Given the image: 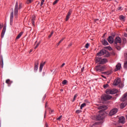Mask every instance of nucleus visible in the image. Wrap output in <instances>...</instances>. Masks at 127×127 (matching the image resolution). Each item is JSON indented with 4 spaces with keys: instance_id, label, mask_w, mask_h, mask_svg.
<instances>
[{
    "instance_id": "09e8293b",
    "label": "nucleus",
    "mask_w": 127,
    "mask_h": 127,
    "mask_svg": "<svg viewBox=\"0 0 127 127\" xmlns=\"http://www.w3.org/2000/svg\"><path fill=\"white\" fill-rule=\"evenodd\" d=\"M102 77H103V78H104V79H106V76H104V75H101Z\"/></svg>"
},
{
    "instance_id": "c03bdc74",
    "label": "nucleus",
    "mask_w": 127,
    "mask_h": 127,
    "mask_svg": "<svg viewBox=\"0 0 127 127\" xmlns=\"http://www.w3.org/2000/svg\"><path fill=\"white\" fill-rule=\"evenodd\" d=\"M84 69H85V67H83L82 68H81V72H83V71H84Z\"/></svg>"
},
{
    "instance_id": "5fc2aeb1",
    "label": "nucleus",
    "mask_w": 127,
    "mask_h": 127,
    "mask_svg": "<svg viewBox=\"0 0 127 127\" xmlns=\"http://www.w3.org/2000/svg\"><path fill=\"white\" fill-rule=\"evenodd\" d=\"M4 26H5V28H6V24H4Z\"/></svg>"
},
{
    "instance_id": "b1692460",
    "label": "nucleus",
    "mask_w": 127,
    "mask_h": 127,
    "mask_svg": "<svg viewBox=\"0 0 127 127\" xmlns=\"http://www.w3.org/2000/svg\"><path fill=\"white\" fill-rule=\"evenodd\" d=\"M115 46L116 47V48L117 49V50H121V47L118 46V44H115Z\"/></svg>"
},
{
    "instance_id": "2eb2a0df",
    "label": "nucleus",
    "mask_w": 127,
    "mask_h": 127,
    "mask_svg": "<svg viewBox=\"0 0 127 127\" xmlns=\"http://www.w3.org/2000/svg\"><path fill=\"white\" fill-rule=\"evenodd\" d=\"M5 30H6V28H5V26H4L1 34V38H3V36H4V33H5Z\"/></svg>"
},
{
    "instance_id": "a878e982",
    "label": "nucleus",
    "mask_w": 127,
    "mask_h": 127,
    "mask_svg": "<svg viewBox=\"0 0 127 127\" xmlns=\"http://www.w3.org/2000/svg\"><path fill=\"white\" fill-rule=\"evenodd\" d=\"M63 85H66L67 84V80H64L62 82Z\"/></svg>"
},
{
    "instance_id": "680f3d73",
    "label": "nucleus",
    "mask_w": 127,
    "mask_h": 127,
    "mask_svg": "<svg viewBox=\"0 0 127 127\" xmlns=\"http://www.w3.org/2000/svg\"><path fill=\"white\" fill-rule=\"evenodd\" d=\"M37 42V41H36L35 43V44H36V43Z\"/></svg>"
},
{
    "instance_id": "bf43d9fd",
    "label": "nucleus",
    "mask_w": 127,
    "mask_h": 127,
    "mask_svg": "<svg viewBox=\"0 0 127 127\" xmlns=\"http://www.w3.org/2000/svg\"><path fill=\"white\" fill-rule=\"evenodd\" d=\"M46 127H48V125H46Z\"/></svg>"
},
{
    "instance_id": "c9c22d12",
    "label": "nucleus",
    "mask_w": 127,
    "mask_h": 127,
    "mask_svg": "<svg viewBox=\"0 0 127 127\" xmlns=\"http://www.w3.org/2000/svg\"><path fill=\"white\" fill-rule=\"evenodd\" d=\"M89 43H87V44L85 45V48L88 49V48H89Z\"/></svg>"
},
{
    "instance_id": "6e6d98bb",
    "label": "nucleus",
    "mask_w": 127,
    "mask_h": 127,
    "mask_svg": "<svg viewBox=\"0 0 127 127\" xmlns=\"http://www.w3.org/2000/svg\"><path fill=\"white\" fill-rule=\"evenodd\" d=\"M60 43H61L60 42L58 43V44H57L58 46L59 45V44H60Z\"/></svg>"
},
{
    "instance_id": "cd10ccee",
    "label": "nucleus",
    "mask_w": 127,
    "mask_h": 127,
    "mask_svg": "<svg viewBox=\"0 0 127 127\" xmlns=\"http://www.w3.org/2000/svg\"><path fill=\"white\" fill-rule=\"evenodd\" d=\"M6 84H7L8 85L10 84V79H7L6 80Z\"/></svg>"
},
{
    "instance_id": "9d476101",
    "label": "nucleus",
    "mask_w": 127,
    "mask_h": 127,
    "mask_svg": "<svg viewBox=\"0 0 127 127\" xmlns=\"http://www.w3.org/2000/svg\"><path fill=\"white\" fill-rule=\"evenodd\" d=\"M118 43H122V39L120 37H117L114 40V44L117 45Z\"/></svg>"
},
{
    "instance_id": "dca6fc26",
    "label": "nucleus",
    "mask_w": 127,
    "mask_h": 127,
    "mask_svg": "<svg viewBox=\"0 0 127 127\" xmlns=\"http://www.w3.org/2000/svg\"><path fill=\"white\" fill-rule=\"evenodd\" d=\"M122 67V64L120 63H118L116 66V68L115 69V71H118V70H121V67Z\"/></svg>"
},
{
    "instance_id": "6ab92c4d",
    "label": "nucleus",
    "mask_w": 127,
    "mask_h": 127,
    "mask_svg": "<svg viewBox=\"0 0 127 127\" xmlns=\"http://www.w3.org/2000/svg\"><path fill=\"white\" fill-rule=\"evenodd\" d=\"M23 34V32H21L16 37V40H17V39H19L20 37H21V35Z\"/></svg>"
},
{
    "instance_id": "de8ad7c7",
    "label": "nucleus",
    "mask_w": 127,
    "mask_h": 127,
    "mask_svg": "<svg viewBox=\"0 0 127 127\" xmlns=\"http://www.w3.org/2000/svg\"><path fill=\"white\" fill-rule=\"evenodd\" d=\"M32 23L33 25H34V23H35L34 21H32Z\"/></svg>"
},
{
    "instance_id": "393cba45",
    "label": "nucleus",
    "mask_w": 127,
    "mask_h": 127,
    "mask_svg": "<svg viewBox=\"0 0 127 127\" xmlns=\"http://www.w3.org/2000/svg\"><path fill=\"white\" fill-rule=\"evenodd\" d=\"M78 95L77 94H75L74 96V97H73V100H71V102H75V100H76V98H77V96Z\"/></svg>"
},
{
    "instance_id": "bb28decb",
    "label": "nucleus",
    "mask_w": 127,
    "mask_h": 127,
    "mask_svg": "<svg viewBox=\"0 0 127 127\" xmlns=\"http://www.w3.org/2000/svg\"><path fill=\"white\" fill-rule=\"evenodd\" d=\"M33 1V0H27V1H26V3L28 4H29V3H31V2Z\"/></svg>"
},
{
    "instance_id": "7ed1b4c3",
    "label": "nucleus",
    "mask_w": 127,
    "mask_h": 127,
    "mask_svg": "<svg viewBox=\"0 0 127 127\" xmlns=\"http://www.w3.org/2000/svg\"><path fill=\"white\" fill-rule=\"evenodd\" d=\"M121 101L122 102H125L126 103H122L120 105V108L121 109H124L127 104V92L125 93L122 98H121Z\"/></svg>"
},
{
    "instance_id": "f3484780",
    "label": "nucleus",
    "mask_w": 127,
    "mask_h": 127,
    "mask_svg": "<svg viewBox=\"0 0 127 127\" xmlns=\"http://www.w3.org/2000/svg\"><path fill=\"white\" fill-rule=\"evenodd\" d=\"M46 62H44L43 63H41L40 65L39 71L41 72L42 71V68H43V66L45 65Z\"/></svg>"
},
{
    "instance_id": "052dcab7",
    "label": "nucleus",
    "mask_w": 127,
    "mask_h": 127,
    "mask_svg": "<svg viewBox=\"0 0 127 127\" xmlns=\"http://www.w3.org/2000/svg\"><path fill=\"white\" fill-rule=\"evenodd\" d=\"M108 1H111L112 0H107Z\"/></svg>"
},
{
    "instance_id": "6e6552de",
    "label": "nucleus",
    "mask_w": 127,
    "mask_h": 127,
    "mask_svg": "<svg viewBox=\"0 0 127 127\" xmlns=\"http://www.w3.org/2000/svg\"><path fill=\"white\" fill-rule=\"evenodd\" d=\"M112 99V96L105 94L101 96V100L105 102V101H109Z\"/></svg>"
},
{
    "instance_id": "a18cd8bd",
    "label": "nucleus",
    "mask_w": 127,
    "mask_h": 127,
    "mask_svg": "<svg viewBox=\"0 0 127 127\" xmlns=\"http://www.w3.org/2000/svg\"><path fill=\"white\" fill-rule=\"evenodd\" d=\"M52 113H53V110H50V114H51Z\"/></svg>"
},
{
    "instance_id": "13d9d810",
    "label": "nucleus",
    "mask_w": 127,
    "mask_h": 127,
    "mask_svg": "<svg viewBox=\"0 0 127 127\" xmlns=\"http://www.w3.org/2000/svg\"><path fill=\"white\" fill-rule=\"evenodd\" d=\"M107 83H108V84L110 83V81H108L107 82Z\"/></svg>"
},
{
    "instance_id": "4c0bfd02",
    "label": "nucleus",
    "mask_w": 127,
    "mask_h": 127,
    "mask_svg": "<svg viewBox=\"0 0 127 127\" xmlns=\"http://www.w3.org/2000/svg\"><path fill=\"white\" fill-rule=\"evenodd\" d=\"M35 20V16H33L32 17V21H34Z\"/></svg>"
},
{
    "instance_id": "423d86ee",
    "label": "nucleus",
    "mask_w": 127,
    "mask_h": 127,
    "mask_svg": "<svg viewBox=\"0 0 127 127\" xmlns=\"http://www.w3.org/2000/svg\"><path fill=\"white\" fill-rule=\"evenodd\" d=\"M106 93L107 94V95H114V94H117V93H118V90H117V89H108L106 90Z\"/></svg>"
},
{
    "instance_id": "412c9836",
    "label": "nucleus",
    "mask_w": 127,
    "mask_h": 127,
    "mask_svg": "<svg viewBox=\"0 0 127 127\" xmlns=\"http://www.w3.org/2000/svg\"><path fill=\"white\" fill-rule=\"evenodd\" d=\"M119 18H120V20H125V19L126 18V17L125 16H123V15H121L119 17Z\"/></svg>"
},
{
    "instance_id": "5701e85b",
    "label": "nucleus",
    "mask_w": 127,
    "mask_h": 127,
    "mask_svg": "<svg viewBox=\"0 0 127 127\" xmlns=\"http://www.w3.org/2000/svg\"><path fill=\"white\" fill-rule=\"evenodd\" d=\"M86 103H83L80 106V109L82 110L84 107H86Z\"/></svg>"
},
{
    "instance_id": "9b49d317",
    "label": "nucleus",
    "mask_w": 127,
    "mask_h": 127,
    "mask_svg": "<svg viewBox=\"0 0 127 127\" xmlns=\"http://www.w3.org/2000/svg\"><path fill=\"white\" fill-rule=\"evenodd\" d=\"M13 22V9H12V11L10 13V25H12Z\"/></svg>"
},
{
    "instance_id": "e433bc0d",
    "label": "nucleus",
    "mask_w": 127,
    "mask_h": 127,
    "mask_svg": "<svg viewBox=\"0 0 127 127\" xmlns=\"http://www.w3.org/2000/svg\"><path fill=\"white\" fill-rule=\"evenodd\" d=\"M58 1H59V0H56L54 2H53V4H56V3H57V2H58Z\"/></svg>"
},
{
    "instance_id": "1a4fd4ad",
    "label": "nucleus",
    "mask_w": 127,
    "mask_h": 127,
    "mask_svg": "<svg viewBox=\"0 0 127 127\" xmlns=\"http://www.w3.org/2000/svg\"><path fill=\"white\" fill-rule=\"evenodd\" d=\"M118 113V109L114 108L112 109L109 113V116L112 117V116H114V115H116V113Z\"/></svg>"
},
{
    "instance_id": "f704fd0d",
    "label": "nucleus",
    "mask_w": 127,
    "mask_h": 127,
    "mask_svg": "<svg viewBox=\"0 0 127 127\" xmlns=\"http://www.w3.org/2000/svg\"><path fill=\"white\" fill-rule=\"evenodd\" d=\"M45 1V0H42L41 3V6H42V5H43V3H44Z\"/></svg>"
},
{
    "instance_id": "4d7b16f0",
    "label": "nucleus",
    "mask_w": 127,
    "mask_h": 127,
    "mask_svg": "<svg viewBox=\"0 0 127 127\" xmlns=\"http://www.w3.org/2000/svg\"><path fill=\"white\" fill-rule=\"evenodd\" d=\"M126 58L127 59V53H126Z\"/></svg>"
},
{
    "instance_id": "f03ea898",
    "label": "nucleus",
    "mask_w": 127,
    "mask_h": 127,
    "mask_svg": "<svg viewBox=\"0 0 127 127\" xmlns=\"http://www.w3.org/2000/svg\"><path fill=\"white\" fill-rule=\"evenodd\" d=\"M22 7L21 6V4H19L18 6V3L17 2V1H16L14 9V14L15 18H17L18 16V9H21Z\"/></svg>"
},
{
    "instance_id": "79ce46f5",
    "label": "nucleus",
    "mask_w": 127,
    "mask_h": 127,
    "mask_svg": "<svg viewBox=\"0 0 127 127\" xmlns=\"http://www.w3.org/2000/svg\"><path fill=\"white\" fill-rule=\"evenodd\" d=\"M117 10H122V7H119L117 8Z\"/></svg>"
},
{
    "instance_id": "49530a36",
    "label": "nucleus",
    "mask_w": 127,
    "mask_h": 127,
    "mask_svg": "<svg viewBox=\"0 0 127 127\" xmlns=\"http://www.w3.org/2000/svg\"><path fill=\"white\" fill-rule=\"evenodd\" d=\"M72 46V43H70L68 45V47H71Z\"/></svg>"
},
{
    "instance_id": "7c9ffc66",
    "label": "nucleus",
    "mask_w": 127,
    "mask_h": 127,
    "mask_svg": "<svg viewBox=\"0 0 127 127\" xmlns=\"http://www.w3.org/2000/svg\"><path fill=\"white\" fill-rule=\"evenodd\" d=\"M38 69V66H37V65H35V67H34V71H37Z\"/></svg>"
},
{
    "instance_id": "58836bf2",
    "label": "nucleus",
    "mask_w": 127,
    "mask_h": 127,
    "mask_svg": "<svg viewBox=\"0 0 127 127\" xmlns=\"http://www.w3.org/2000/svg\"><path fill=\"white\" fill-rule=\"evenodd\" d=\"M69 18L70 17H69L68 16H66L65 18V21H67L68 19H69Z\"/></svg>"
},
{
    "instance_id": "473e14b6",
    "label": "nucleus",
    "mask_w": 127,
    "mask_h": 127,
    "mask_svg": "<svg viewBox=\"0 0 127 127\" xmlns=\"http://www.w3.org/2000/svg\"><path fill=\"white\" fill-rule=\"evenodd\" d=\"M81 112H82V111H81L80 110H78L75 111V113H76V114H80V113H81Z\"/></svg>"
},
{
    "instance_id": "72a5a7b5",
    "label": "nucleus",
    "mask_w": 127,
    "mask_h": 127,
    "mask_svg": "<svg viewBox=\"0 0 127 127\" xmlns=\"http://www.w3.org/2000/svg\"><path fill=\"white\" fill-rule=\"evenodd\" d=\"M53 33H54V32L52 31L51 34L48 36L49 38H51V36H52V35H53Z\"/></svg>"
},
{
    "instance_id": "3c124183",
    "label": "nucleus",
    "mask_w": 127,
    "mask_h": 127,
    "mask_svg": "<svg viewBox=\"0 0 127 127\" xmlns=\"http://www.w3.org/2000/svg\"><path fill=\"white\" fill-rule=\"evenodd\" d=\"M47 105H48V103L46 102V105H45V107H47Z\"/></svg>"
},
{
    "instance_id": "4468645a",
    "label": "nucleus",
    "mask_w": 127,
    "mask_h": 127,
    "mask_svg": "<svg viewBox=\"0 0 127 127\" xmlns=\"http://www.w3.org/2000/svg\"><path fill=\"white\" fill-rule=\"evenodd\" d=\"M108 41L109 43H114V37L112 36H109L108 38Z\"/></svg>"
},
{
    "instance_id": "a19ab883",
    "label": "nucleus",
    "mask_w": 127,
    "mask_h": 127,
    "mask_svg": "<svg viewBox=\"0 0 127 127\" xmlns=\"http://www.w3.org/2000/svg\"><path fill=\"white\" fill-rule=\"evenodd\" d=\"M64 65H65V63H63L61 66V68H63V67H64Z\"/></svg>"
},
{
    "instance_id": "aec40b11",
    "label": "nucleus",
    "mask_w": 127,
    "mask_h": 127,
    "mask_svg": "<svg viewBox=\"0 0 127 127\" xmlns=\"http://www.w3.org/2000/svg\"><path fill=\"white\" fill-rule=\"evenodd\" d=\"M1 68H3V59L2 57H1Z\"/></svg>"
},
{
    "instance_id": "69168bd1",
    "label": "nucleus",
    "mask_w": 127,
    "mask_h": 127,
    "mask_svg": "<svg viewBox=\"0 0 127 127\" xmlns=\"http://www.w3.org/2000/svg\"><path fill=\"white\" fill-rule=\"evenodd\" d=\"M61 91H63V90L62 89Z\"/></svg>"
},
{
    "instance_id": "f257e3e1",
    "label": "nucleus",
    "mask_w": 127,
    "mask_h": 127,
    "mask_svg": "<svg viewBox=\"0 0 127 127\" xmlns=\"http://www.w3.org/2000/svg\"><path fill=\"white\" fill-rule=\"evenodd\" d=\"M108 109V107L106 105H101L98 107V110H101L99 112V115L97 116H94V120H95L96 121H101L105 118V116L104 115V113L103 112H101L102 111H106Z\"/></svg>"
},
{
    "instance_id": "20e7f679",
    "label": "nucleus",
    "mask_w": 127,
    "mask_h": 127,
    "mask_svg": "<svg viewBox=\"0 0 127 127\" xmlns=\"http://www.w3.org/2000/svg\"><path fill=\"white\" fill-rule=\"evenodd\" d=\"M106 69V66L105 65H101L98 64L95 68V70L98 73H100V72H102V71H104Z\"/></svg>"
},
{
    "instance_id": "0e129e2a",
    "label": "nucleus",
    "mask_w": 127,
    "mask_h": 127,
    "mask_svg": "<svg viewBox=\"0 0 127 127\" xmlns=\"http://www.w3.org/2000/svg\"><path fill=\"white\" fill-rule=\"evenodd\" d=\"M32 50H30V52H32Z\"/></svg>"
},
{
    "instance_id": "0eeeda50",
    "label": "nucleus",
    "mask_w": 127,
    "mask_h": 127,
    "mask_svg": "<svg viewBox=\"0 0 127 127\" xmlns=\"http://www.w3.org/2000/svg\"><path fill=\"white\" fill-rule=\"evenodd\" d=\"M96 62H99V64H105V63H107L108 62V60L107 59H102L100 57L97 58L96 59Z\"/></svg>"
},
{
    "instance_id": "e2e57ef3",
    "label": "nucleus",
    "mask_w": 127,
    "mask_h": 127,
    "mask_svg": "<svg viewBox=\"0 0 127 127\" xmlns=\"http://www.w3.org/2000/svg\"><path fill=\"white\" fill-rule=\"evenodd\" d=\"M1 26V25L0 24V28Z\"/></svg>"
},
{
    "instance_id": "603ef678",
    "label": "nucleus",
    "mask_w": 127,
    "mask_h": 127,
    "mask_svg": "<svg viewBox=\"0 0 127 127\" xmlns=\"http://www.w3.org/2000/svg\"><path fill=\"white\" fill-rule=\"evenodd\" d=\"M45 98H46V96L45 95V96H44V97H43V100H45Z\"/></svg>"
},
{
    "instance_id": "8fccbe9b",
    "label": "nucleus",
    "mask_w": 127,
    "mask_h": 127,
    "mask_svg": "<svg viewBox=\"0 0 127 127\" xmlns=\"http://www.w3.org/2000/svg\"><path fill=\"white\" fill-rule=\"evenodd\" d=\"M124 36H125V37H127V34L126 33L124 34Z\"/></svg>"
},
{
    "instance_id": "4be33fe9",
    "label": "nucleus",
    "mask_w": 127,
    "mask_h": 127,
    "mask_svg": "<svg viewBox=\"0 0 127 127\" xmlns=\"http://www.w3.org/2000/svg\"><path fill=\"white\" fill-rule=\"evenodd\" d=\"M71 13H72V10H69V11L68 12L66 16L70 17V16L71 15Z\"/></svg>"
},
{
    "instance_id": "2f4dec72",
    "label": "nucleus",
    "mask_w": 127,
    "mask_h": 127,
    "mask_svg": "<svg viewBox=\"0 0 127 127\" xmlns=\"http://www.w3.org/2000/svg\"><path fill=\"white\" fill-rule=\"evenodd\" d=\"M38 65H39V63L38 61H37L35 63V66H38Z\"/></svg>"
},
{
    "instance_id": "c756f323",
    "label": "nucleus",
    "mask_w": 127,
    "mask_h": 127,
    "mask_svg": "<svg viewBox=\"0 0 127 127\" xmlns=\"http://www.w3.org/2000/svg\"><path fill=\"white\" fill-rule=\"evenodd\" d=\"M40 44V42H39V43H38L36 46L35 47L34 49H36V48H37V47H38L39 46Z\"/></svg>"
},
{
    "instance_id": "864d4df0",
    "label": "nucleus",
    "mask_w": 127,
    "mask_h": 127,
    "mask_svg": "<svg viewBox=\"0 0 127 127\" xmlns=\"http://www.w3.org/2000/svg\"><path fill=\"white\" fill-rule=\"evenodd\" d=\"M46 116V112H45V113L44 118H45Z\"/></svg>"
},
{
    "instance_id": "ea45409f",
    "label": "nucleus",
    "mask_w": 127,
    "mask_h": 127,
    "mask_svg": "<svg viewBox=\"0 0 127 127\" xmlns=\"http://www.w3.org/2000/svg\"><path fill=\"white\" fill-rule=\"evenodd\" d=\"M62 118V116H60L59 118H57L58 121H60Z\"/></svg>"
},
{
    "instance_id": "ddd939ff",
    "label": "nucleus",
    "mask_w": 127,
    "mask_h": 127,
    "mask_svg": "<svg viewBox=\"0 0 127 127\" xmlns=\"http://www.w3.org/2000/svg\"><path fill=\"white\" fill-rule=\"evenodd\" d=\"M119 123L121 124H125L126 123V119L124 117H120L119 118Z\"/></svg>"
},
{
    "instance_id": "37998d69",
    "label": "nucleus",
    "mask_w": 127,
    "mask_h": 127,
    "mask_svg": "<svg viewBox=\"0 0 127 127\" xmlns=\"http://www.w3.org/2000/svg\"><path fill=\"white\" fill-rule=\"evenodd\" d=\"M64 40V38H63L62 39H61L60 41V43H61V42H62V41H63Z\"/></svg>"
},
{
    "instance_id": "39448f33",
    "label": "nucleus",
    "mask_w": 127,
    "mask_h": 127,
    "mask_svg": "<svg viewBox=\"0 0 127 127\" xmlns=\"http://www.w3.org/2000/svg\"><path fill=\"white\" fill-rule=\"evenodd\" d=\"M106 55L107 57H109V53L106 50H101L100 52L97 54V56H103V55Z\"/></svg>"
},
{
    "instance_id": "a211bd4d",
    "label": "nucleus",
    "mask_w": 127,
    "mask_h": 127,
    "mask_svg": "<svg viewBox=\"0 0 127 127\" xmlns=\"http://www.w3.org/2000/svg\"><path fill=\"white\" fill-rule=\"evenodd\" d=\"M102 43L105 46H106L107 45H109V43H108V41H107V40H106V39L102 40Z\"/></svg>"
},
{
    "instance_id": "c85d7f7f",
    "label": "nucleus",
    "mask_w": 127,
    "mask_h": 127,
    "mask_svg": "<svg viewBox=\"0 0 127 127\" xmlns=\"http://www.w3.org/2000/svg\"><path fill=\"white\" fill-rule=\"evenodd\" d=\"M108 87H109V84H108L103 85V88H104V89H106V88H108Z\"/></svg>"
},
{
    "instance_id": "f8f14e48",
    "label": "nucleus",
    "mask_w": 127,
    "mask_h": 127,
    "mask_svg": "<svg viewBox=\"0 0 127 127\" xmlns=\"http://www.w3.org/2000/svg\"><path fill=\"white\" fill-rule=\"evenodd\" d=\"M121 83V79L120 78H117V79H115L114 83L113 85L114 86H118L119 84Z\"/></svg>"
}]
</instances>
